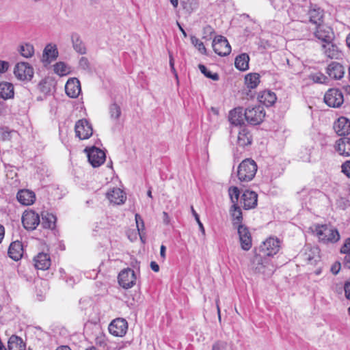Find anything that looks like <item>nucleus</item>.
<instances>
[{
	"mask_svg": "<svg viewBox=\"0 0 350 350\" xmlns=\"http://www.w3.org/2000/svg\"><path fill=\"white\" fill-rule=\"evenodd\" d=\"M135 221L137 230L139 231V234L141 236V232L144 230V223L141 216L138 214L135 215Z\"/></svg>",
	"mask_w": 350,
	"mask_h": 350,
	"instance_id": "nucleus-49",
	"label": "nucleus"
},
{
	"mask_svg": "<svg viewBox=\"0 0 350 350\" xmlns=\"http://www.w3.org/2000/svg\"><path fill=\"white\" fill-rule=\"evenodd\" d=\"M109 113L111 118L118 120L121 115L120 107L116 103L111 104L109 107Z\"/></svg>",
	"mask_w": 350,
	"mask_h": 350,
	"instance_id": "nucleus-44",
	"label": "nucleus"
},
{
	"mask_svg": "<svg viewBox=\"0 0 350 350\" xmlns=\"http://www.w3.org/2000/svg\"><path fill=\"white\" fill-rule=\"evenodd\" d=\"M66 94L70 98H77L81 93V84L76 78H71L68 80L65 85Z\"/></svg>",
	"mask_w": 350,
	"mask_h": 350,
	"instance_id": "nucleus-19",
	"label": "nucleus"
},
{
	"mask_svg": "<svg viewBox=\"0 0 350 350\" xmlns=\"http://www.w3.org/2000/svg\"><path fill=\"white\" fill-rule=\"evenodd\" d=\"M107 198L111 202L115 204H123L126 200L124 191L120 188H113L109 191L107 193Z\"/></svg>",
	"mask_w": 350,
	"mask_h": 350,
	"instance_id": "nucleus-24",
	"label": "nucleus"
},
{
	"mask_svg": "<svg viewBox=\"0 0 350 350\" xmlns=\"http://www.w3.org/2000/svg\"><path fill=\"white\" fill-rule=\"evenodd\" d=\"M342 172L349 178H350V161L345 162L342 166Z\"/></svg>",
	"mask_w": 350,
	"mask_h": 350,
	"instance_id": "nucleus-51",
	"label": "nucleus"
},
{
	"mask_svg": "<svg viewBox=\"0 0 350 350\" xmlns=\"http://www.w3.org/2000/svg\"><path fill=\"white\" fill-rule=\"evenodd\" d=\"M303 259L310 265H315L319 260V251L317 247H306L302 254Z\"/></svg>",
	"mask_w": 350,
	"mask_h": 350,
	"instance_id": "nucleus-25",
	"label": "nucleus"
},
{
	"mask_svg": "<svg viewBox=\"0 0 350 350\" xmlns=\"http://www.w3.org/2000/svg\"><path fill=\"white\" fill-rule=\"evenodd\" d=\"M249 55L247 53H241L235 59V67L241 71H245L249 68Z\"/></svg>",
	"mask_w": 350,
	"mask_h": 350,
	"instance_id": "nucleus-34",
	"label": "nucleus"
},
{
	"mask_svg": "<svg viewBox=\"0 0 350 350\" xmlns=\"http://www.w3.org/2000/svg\"><path fill=\"white\" fill-rule=\"evenodd\" d=\"M5 235V228L4 226L0 224V243H1Z\"/></svg>",
	"mask_w": 350,
	"mask_h": 350,
	"instance_id": "nucleus-61",
	"label": "nucleus"
},
{
	"mask_svg": "<svg viewBox=\"0 0 350 350\" xmlns=\"http://www.w3.org/2000/svg\"><path fill=\"white\" fill-rule=\"evenodd\" d=\"M314 34L317 39L324 42H330L334 38L332 29L324 23L315 27Z\"/></svg>",
	"mask_w": 350,
	"mask_h": 350,
	"instance_id": "nucleus-15",
	"label": "nucleus"
},
{
	"mask_svg": "<svg viewBox=\"0 0 350 350\" xmlns=\"http://www.w3.org/2000/svg\"><path fill=\"white\" fill-rule=\"evenodd\" d=\"M244 116L249 124L257 125L263 121L265 111L264 107L261 105L249 107L245 110Z\"/></svg>",
	"mask_w": 350,
	"mask_h": 350,
	"instance_id": "nucleus-4",
	"label": "nucleus"
},
{
	"mask_svg": "<svg viewBox=\"0 0 350 350\" xmlns=\"http://www.w3.org/2000/svg\"><path fill=\"white\" fill-rule=\"evenodd\" d=\"M170 65L172 68V70L175 72L176 71H175V68H174V59L171 55H170Z\"/></svg>",
	"mask_w": 350,
	"mask_h": 350,
	"instance_id": "nucleus-62",
	"label": "nucleus"
},
{
	"mask_svg": "<svg viewBox=\"0 0 350 350\" xmlns=\"http://www.w3.org/2000/svg\"><path fill=\"white\" fill-rule=\"evenodd\" d=\"M237 228L241 248L243 250L248 251L252 245V236L248 228L245 225H239Z\"/></svg>",
	"mask_w": 350,
	"mask_h": 350,
	"instance_id": "nucleus-13",
	"label": "nucleus"
},
{
	"mask_svg": "<svg viewBox=\"0 0 350 350\" xmlns=\"http://www.w3.org/2000/svg\"><path fill=\"white\" fill-rule=\"evenodd\" d=\"M191 43L195 46V47L202 53L206 54V49L202 42H201L198 38L196 37H191Z\"/></svg>",
	"mask_w": 350,
	"mask_h": 350,
	"instance_id": "nucleus-45",
	"label": "nucleus"
},
{
	"mask_svg": "<svg viewBox=\"0 0 350 350\" xmlns=\"http://www.w3.org/2000/svg\"><path fill=\"white\" fill-rule=\"evenodd\" d=\"M344 291L346 298L350 299V281L345 282L344 286Z\"/></svg>",
	"mask_w": 350,
	"mask_h": 350,
	"instance_id": "nucleus-53",
	"label": "nucleus"
},
{
	"mask_svg": "<svg viewBox=\"0 0 350 350\" xmlns=\"http://www.w3.org/2000/svg\"><path fill=\"white\" fill-rule=\"evenodd\" d=\"M125 345L123 342H115L112 341H108L105 345V348L103 350H121L124 348Z\"/></svg>",
	"mask_w": 350,
	"mask_h": 350,
	"instance_id": "nucleus-46",
	"label": "nucleus"
},
{
	"mask_svg": "<svg viewBox=\"0 0 350 350\" xmlns=\"http://www.w3.org/2000/svg\"><path fill=\"white\" fill-rule=\"evenodd\" d=\"M324 101L329 107H339L344 102L343 94L338 89H329L324 96Z\"/></svg>",
	"mask_w": 350,
	"mask_h": 350,
	"instance_id": "nucleus-6",
	"label": "nucleus"
},
{
	"mask_svg": "<svg viewBox=\"0 0 350 350\" xmlns=\"http://www.w3.org/2000/svg\"><path fill=\"white\" fill-rule=\"evenodd\" d=\"M257 165L251 159H245L238 167L237 176L241 182H249L252 180L257 172Z\"/></svg>",
	"mask_w": 350,
	"mask_h": 350,
	"instance_id": "nucleus-2",
	"label": "nucleus"
},
{
	"mask_svg": "<svg viewBox=\"0 0 350 350\" xmlns=\"http://www.w3.org/2000/svg\"><path fill=\"white\" fill-rule=\"evenodd\" d=\"M327 74L332 79H340L345 74V69L340 64L334 62L328 65Z\"/></svg>",
	"mask_w": 350,
	"mask_h": 350,
	"instance_id": "nucleus-21",
	"label": "nucleus"
},
{
	"mask_svg": "<svg viewBox=\"0 0 350 350\" xmlns=\"http://www.w3.org/2000/svg\"><path fill=\"white\" fill-rule=\"evenodd\" d=\"M79 64L81 67L85 68L88 66V61L85 57H82L79 61Z\"/></svg>",
	"mask_w": 350,
	"mask_h": 350,
	"instance_id": "nucleus-56",
	"label": "nucleus"
},
{
	"mask_svg": "<svg viewBox=\"0 0 350 350\" xmlns=\"http://www.w3.org/2000/svg\"><path fill=\"white\" fill-rule=\"evenodd\" d=\"M309 22L316 26L323 23L324 11L317 5H311L307 12Z\"/></svg>",
	"mask_w": 350,
	"mask_h": 350,
	"instance_id": "nucleus-14",
	"label": "nucleus"
},
{
	"mask_svg": "<svg viewBox=\"0 0 350 350\" xmlns=\"http://www.w3.org/2000/svg\"><path fill=\"white\" fill-rule=\"evenodd\" d=\"M213 51L218 55L224 57L231 52V46L228 40L222 36H216L212 43Z\"/></svg>",
	"mask_w": 350,
	"mask_h": 350,
	"instance_id": "nucleus-7",
	"label": "nucleus"
},
{
	"mask_svg": "<svg viewBox=\"0 0 350 350\" xmlns=\"http://www.w3.org/2000/svg\"><path fill=\"white\" fill-rule=\"evenodd\" d=\"M191 212H192V214H193V217H195V219H196V222L198 223V224L199 226L200 230L204 235L205 234V230H204V226H203L202 223L201 222V221L200 219L198 214L194 210L193 206H191Z\"/></svg>",
	"mask_w": 350,
	"mask_h": 350,
	"instance_id": "nucleus-50",
	"label": "nucleus"
},
{
	"mask_svg": "<svg viewBox=\"0 0 350 350\" xmlns=\"http://www.w3.org/2000/svg\"><path fill=\"white\" fill-rule=\"evenodd\" d=\"M87 152L88 161L94 167H98L105 162V153L101 149L92 147Z\"/></svg>",
	"mask_w": 350,
	"mask_h": 350,
	"instance_id": "nucleus-11",
	"label": "nucleus"
},
{
	"mask_svg": "<svg viewBox=\"0 0 350 350\" xmlns=\"http://www.w3.org/2000/svg\"><path fill=\"white\" fill-rule=\"evenodd\" d=\"M16 198L21 204L29 206L34 202L36 196L31 191L28 189H22L18 192Z\"/></svg>",
	"mask_w": 350,
	"mask_h": 350,
	"instance_id": "nucleus-23",
	"label": "nucleus"
},
{
	"mask_svg": "<svg viewBox=\"0 0 350 350\" xmlns=\"http://www.w3.org/2000/svg\"><path fill=\"white\" fill-rule=\"evenodd\" d=\"M212 350H228V344L224 341H217L213 345Z\"/></svg>",
	"mask_w": 350,
	"mask_h": 350,
	"instance_id": "nucleus-48",
	"label": "nucleus"
},
{
	"mask_svg": "<svg viewBox=\"0 0 350 350\" xmlns=\"http://www.w3.org/2000/svg\"><path fill=\"white\" fill-rule=\"evenodd\" d=\"M150 268L152 269V271H154V272H158L159 271V265L154 262V261H152L150 262Z\"/></svg>",
	"mask_w": 350,
	"mask_h": 350,
	"instance_id": "nucleus-57",
	"label": "nucleus"
},
{
	"mask_svg": "<svg viewBox=\"0 0 350 350\" xmlns=\"http://www.w3.org/2000/svg\"><path fill=\"white\" fill-rule=\"evenodd\" d=\"M260 82V76L258 73L251 72L245 77V85L249 89H255Z\"/></svg>",
	"mask_w": 350,
	"mask_h": 350,
	"instance_id": "nucleus-32",
	"label": "nucleus"
},
{
	"mask_svg": "<svg viewBox=\"0 0 350 350\" xmlns=\"http://www.w3.org/2000/svg\"><path fill=\"white\" fill-rule=\"evenodd\" d=\"M56 217L52 213L43 212L42 221L40 222L44 228L53 229L55 226Z\"/></svg>",
	"mask_w": 350,
	"mask_h": 350,
	"instance_id": "nucleus-33",
	"label": "nucleus"
},
{
	"mask_svg": "<svg viewBox=\"0 0 350 350\" xmlns=\"http://www.w3.org/2000/svg\"><path fill=\"white\" fill-rule=\"evenodd\" d=\"M165 251L166 247L164 245H161L160 248V256L163 259L165 258Z\"/></svg>",
	"mask_w": 350,
	"mask_h": 350,
	"instance_id": "nucleus-58",
	"label": "nucleus"
},
{
	"mask_svg": "<svg viewBox=\"0 0 350 350\" xmlns=\"http://www.w3.org/2000/svg\"><path fill=\"white\" fill-rule=\"evenodd\" d=\"M315 234L319 239L323 243H334L340 239L338 230L327 225L317 226L315 228Z\"/></svg>",
	"mask_w": 350,
	"mask_h": 350,
	"instance_id": "nucleus-3",
	"label": "nucleus"
},
{
	"mask_svg": "<svg viewBox=\"0 0 350 350\" xmlns=\"http://www.w3.org/2000/svg\"><path fill=\"white\" fill-rule=\"evenodd\" d=\"M271 4L276 10H284L290 5V0H270Z\"/></svg>",
	"mask_w": 350,
	"mask_h": 350,
	"instance_id": "nucleus-39",
	"label": "nucleus"
},
{
	"mask_svg": "<svg viewBox=\"0 0 350 350\" xmlns=\"http://www.w3.org/2000/svg\"><path fill=\"white\" fill-rule=\"evenodd\" d=\"M119 284L124 288L128 289L135 284L136 276L131 268H126L120 271L118 277Z\"/></svg>",
	"mask_w": 350,
	"mask_h": 350,
	"instance_id": "nucleus-9",
	"label": "nucleus"
},
{
	"mask_svg": "<svg viewBox=\"0 0 350 350\" xmlns=\"http://www.w3.org/2000/svg\"><path fill=\"white\" fill-rule=\"evenodd\" d=\"M54 71L56 74L64 76L69 72V68L64 62H58L54 65Z\"/></svg>",
	"mask_w": 350,
	"mask_h": 350,
	"instance_id": "nucleus-40",
	"label": "nucleus"
},
{
	"mask_svg": "<svg viewBox=\"0 0 350 350\" xmlns=\"http://www.w3.org/2000/svg\"><path fill=\"white\" fill-rule=\"evenodd\" d=\"M18 52L23 57L30 58L34 55V47L31 44L23 43L20 45Z\"/></svg>",
	"mask_w": 350,
	"mask_h": 350,
	"instance_id": "nucleus-38",
	"label": "nucleus"
},
{
	"mask_svg": "<svg viewBox=\"0 0 350 350\" xmlns=\"http://www.w3.org/2000/svg\"><path fill=\"white\" fill-rule=\"evenodd\" d=\"M35 267L38 269L46 270L51 266V259L46 253H39L34 258Z\"/></svg>",
	"mask_w": 350,
	"mask_h": 350,
	"instance_id": "nucleus-26",
	"label": "nucleus"
},
{
	"mask_svg": "<svg viewBox=\"0 0 350 350\" xmlns=\"http://www.w3.org/2000/svg\"><path fill=\"white\" fill-rule=\"evenodd\" d=\"M40 222V219L38 214L33 211H25L22 216L23 225L27 230H33L36 229Z\"/></svg>",
	"mask_w": 350,
	"mask_h": 350,
	"instance_id": "nucleus-12",
	"label": "nucleus"
},
{
	"mask_svg": "<svg viewBox=\"0 0 350 350\" xmlns=\"http://www.w3.org/2000/svg\"><path fill=\"white\" fill-rule=\"evenodd\" d=\"M10 64L6 61L0 59V73L5 72L9 68Z\"/></svg>",
	"mask_w": 350,
	"mask_h": 350,
	"instance_id": "nucleus-52",
	"label": "nucleus"
},
{
	"mask_svg": "<svg viewBox=\"0 0 350 350\" xmlns=\"http://www.w3.org/2000/svg\"><path fill=\"white\" fill-rule=\"evenodd\" d=\"M163 221L165 225L170 224V218L167 213L163 212Z\"/></svg>",
	"mask_w": 350,
	"mask_h": 350,
	"instance_id": "nucleus-55",
	"label": "nucleus"
},
{
	"mask_svg": "<svg viewBox=\"0 0 350 350\" xmlns=\"http://www.w3.org/2000/svg\"><path fill=\"white\" fill-rule=\"evenodd\" d=\"M258 99L260 103L266 105L267 107L271 106L276 101L277 97L274 92L270 90H264L258 96Z\"/></svg>",
	"mask_w": 350,
	"mask_h": 350,
	"instance_id": "nucleus-29",
	"label": "nucleus"
},
{
	"mask_svg": "<svg viewBox=\"0 0 350 350\" xmlns=\"http://www.w3.org/2000/svg\"><path fill=\"white\" fill-rule=\"evenodd\" d=\"M237 144L241 147L250 146L252 143V135L250 131L245 126L238 129Z\"/></svg>",
	"mask_w": 350,
	"mask_h": 350,
	"instance_id": "nucleus-17",
	"label": "nucleus"
},
{
	"mask_svg": "<svg viewBox=\"0 0 350 350\" xmlns=\"http://www.w3.org/2000/svg\"><path fill=\"white\" fill-rule=\"evenodd\" d=\"M336 151L343 157H350V138L342 137L336 142Z\"/></svg>",
	"mask_w": 350,
	"mask_h": 350,
	"instance_id": "nucleus-20",
	"label": "nucleus"
},
{
	"mask_svg": "<svg viewBox=\"0 0 350 350\" xmlns=\"http://www.w3.org/2000/svg\"><path fill=\"white\" fill-rule=\"evenodd\" d=\"M23 245L20 241L12 242L8 249L9 256L14 260H18L23 256Z\"/></svg>",
	"mask_w": 350,
	"mask_h": 350,
	"instance_id": "nucleus-27",
	"label": "nucleus"
},
{
	"mask_svg": "<svg viewBox=\"0 0 350 350\" xmlns=\"http://www.w3.org/2000/svg\"><path fill=\"white\" fill-rule=\"evenodd\" d=\"M281 247V241L277 237H270L267 238L259 247V253L254 259L260 266L256 267L258 272H264L262 258L265 257H272L277 254Z\"/></svg>",
	"mask_w": 350,
	"mask_h": 350,
	"instance_id": "nucleus-1",
	"label": "nucleus"
},
{
	"mask_svg": "<svg viewBox=\"0 0 350 350\" xmlns=\"http://www.w3.org/2000/svg\"><path fill=\"white\" fill-rule=\"evenodd\" d=\"M57 56L58 51L56 45L49 44L45 46L43 51L42 56V60L44 62L51 63V62L55 60Z\"/></svg>",
	"mask_w": 350,
	"mask_h": 350,
	"instance_id": "nucleus-28",
	"label": "nucleus"
},
{
	"mask_svg": "<svg viewBox=\"0 0 350 350\" xmlns=\"http://www.w3.org/2000/svg\"><path fill=\"white\" fill-rule=\"evenodd\" d=\"M244 109L243 107H237L231 110L229 113V121L234 126H240L244 124L245 120L244 116Z\"/></svg>",
	"mask_w": 350,
	"mask_h": 350,
	"instance_id": "nucleus-22",
	"label": "nucleus"
},
{
	"mask_svg": "<svg viewBox=\"0 0 350 350\" xmlns=\"http://www.w3.org/2000/svg\"><path fill=\"white\" fill-rule=\"evenodd\" d=\"M344 260L346 265L348 268H350V252L349 254H345Z\"/></svg>",
	"mask_w": 350,
	"mask_h": 350,
	"instance_id": "nucleus-59",
	"label": "nucleus"
},
{
	"mask_svg": "<svg viewBox=\"0 0 350 350\" xmlns=\"http://www.w3.org/2000/svg\"><path fill=\"white\" fill-rule=\"evenodd\" d=\"M340 263H336L331 267V271L334 274L336 275L340 270Z\"/></svg>",
	"mask_w": 350,
	"mask_h": 350,
	"instance_id": "nucleus-54",
	"label": "nucleus"
},
{
	"mask_svg": "<svg viewBox=\"0 0 350 350\" xmlns=\"http://www.w3.org/2000/svg\"><path fill=\"white\" fill-rule=\"evenodd\" d=\"M33 73V68L27 62L17 63L14 69L15 77L21 81H31Z\"/></svg>",
	"mask_w": 350,
	"mask_h": 350,
	"instance_id": "nucleus-5",
	"label": "nucleus"
},
{
	"mask_svg": "<svg viewBox=\"0 0 350 350\" xmlns=\"http://www.w3.org/2000/svg\"><path fill=\"white\" fill-rule=\"evenodd\" d=\"M109 340L103 334H100L96 338V344L99 346L102 349L105 348V345Z\"/></svg>",
	"mask_w": 350,
	"mask_h": 350,
	"instance_id": "nucleus-47",
	"label": "nucleus"
},
{
	"mask_svg": "<svg viewBox=\"0 0 350 350\" xmlns=\"http://www.w3.org/2000/svg\"><path fill=\"white\" fill-rule=\"evenodd\" d=\"M71 40L73 48L77 53L80 54H85L86 53V49L85 47V45L78 33H72Z\"/></svg>",
	"mask_w": 350,
	"mask_h": 350,
	"instance_id": "nucleus-37",
	"label": "nucleus"
},
{
	"mask_svg": "<svg viewBox=\"0 0 350 350\" xmlns=\"http://www.w3.org/2000/svg\"><path fill=\"white\" fill-rule=\"evenodd\" d=\"M334 129L338 135H349L350 133V120L343 116L338 118L334 124Z\"/></svg>",
	"mask_w": 350,
	"mask_h": 350,
	"instance_id": "nucleus-18",
	"label": "nucleus"
},
{
	"mask_svg": "<svg viewBox=\"0 0 350 350\" xmlns=\"http://www.w3.org/2000/svg\"><path fill=\"white\" fill-rule=\"evenodd\" d=\"M309 79L317 83H326L327 81V77L322 72L310 74Z\"/></svg>",
	"mask_w": 350,
	"mask_h": 350,
	"instance_id": "nucleus-41",
	"label": "nucleus"
},
{
	"mask_svg": "<svg viewBox=\"0 0 350 350\" xmlns=\"http://www.w3.org/2000/svg\"><path fill=\"white\" fill-rule=\"evenodd\" d=\"M340 252H341V253H343L345 254H349V253H350V247H347V245L344 244L340 249Z\"/></svg>",
	"mask_w": 350,
	"mask_h": 350,
	"instance_id": "nucleus-60",
	"label": "nucleus"
},
{
	"mask_svg": "<svg viewBox=\"0 0 350 350\" xmlns=\"http://www.w3.org/2000/svg\"><path fill=\"white\" fill-rule=\"evenodd\" d=\"M8 349L9 350H25V345L22 340L18 336H12L8 340Z\"/></svg>",
	"mask_w": 350,
	"mask_h": 350,
	"instance_id": "nucleus-36",
	"label": "nucleus"
},
{
	"mask_svg": "<svg viewBox=\"0 0 350 350\" xmlns=\"http://www.w3.org/2000/svg\"><path fill=\"white\" fill-rule=\"evenodd\" d=\"M14 87L12 83L8 82L0 83V96L4 100L14 97Z\"/></svg>",
	"mask_w": 350,
	"mask_h": 350,
	"instance_id": "nucleus-31",
	"label": "nucleus"
},
{
	"mask_svg": "<svg viewBox=\"0 0 350 350\" xmlns=\"http://www.w3.org/2000/svg\"><path fill=\"white\" fill-rule=\"evenodd\" d=\"M228 194L233 204H238L239 198V189L237 187H230L228 189Z\"/></svg>",
	"mask_w": 350,
	"mask_h": 350,
	"instance_id": "nucleus-42",
	"label": "nucleus"
},
{
	"mask_svg": "<svg viewBox=\"0 0 350 350\" xmlns=\"http://www.w3.org/2000/svg\"><path fill=\"white\" fill-rule=\"evenodd\" d=\"M198 68L201 72L207 78L211 79L214 81L219 79V76L217 73H212L208 68L203 64H199Z\"/></svg>",
	"mask_w": 350,
	"mask_h": 350,
	"instance_id": "nucleus-43",
	"label": "nucleus"
},
{
	"mask_svg": "<svg viewBox=\"0 0 350 350\" xmlns=\"http://www.w3.org/2000/svg\"><path fill=\"white\" fill-rule=\"evenodd\" d=\"M170 3H172V5H173L174 8H177L178 5V0H170Z\"/></svg>",
	"mask_w": 350,
	"mask_h": 350,
	"instance_id": "nucleus-63",
	"label": "nucleus"
},
{
	"mask_svg": "<svg viewBox=\"0 0 350 350\" xmlns=\"http://www.w3.org/2000/svg\"><path fill=\"white\" fill-rule=\"evenodd\" d=\"M325 43L322 46L324 54L330 59H338L340 55L338 46L332 43V41Z\"/></svg>",
	"mask_w": 350,
	"mask_h": 350,
	"instance_id": "nucleus-30",
	"label": "nucleus"
},
{
	"mask_svg": "<svg viewBox=\"0 0 350 350\" xmlns=\"http://www.w3.org/2000/svg\"><path fill=\"white\" fill-rule=\"evenodd\" d=\"M231 216L232 217V224L234 227H239V225H243L242 211L238 204H232L231 209Z\"/></svg>",
	"mask_w": 350,
	"mask_h": 350,
	"instance_id": "nucleus-35",
	"label": "nucleus"
},
{
	"mask_svg": "<svg viewBox=\"0 0 350 350\" xmlns=\"http://www.w3.org/2000/svg\"><path fill=\"white\" fill-rule=\"evenodd\" d=\"M108 329L111 334L122 337L127 332L128 323L124 319L118 318L111 322Z\"/></svg>",
	"mask_w": 350,
	"mask_h": 350,
	"instance_id": "nucleus-10",
	"label": "nucleus"
},
{
	"mask_svg": "<svg viewBox=\"0 0 350 350\" xmlns=\"http://www.w3.org/2000/svg\"><path fill=\"white\" fill-rule=\"evenodd\" d=\"M258 202V195L256 192L245 190L241 197V204H243L244 209L248 210L256 206Z\"/></svg>",
	"mask_w": 350,
	"mask_h": 350,
	"instance_id": "nucleus-16",
	"label": "nucleus"
},
{
	"mask_svg": "<svg viewBox=\"0 0 350 350\" xmlns=\"http://www.w3.org/2000/svg\"><path fill=\"white\" fill-rule=\"evenodd\" d=\"M76 136L80 139H87L93 133L91 124L86 119L78 120L75 126Z\"/></svg>",
	"mask_w": 350,
	"mask_h": 350,
	"instance_id": "nucleus-8",
	"label": "nucleus"
},
{
	"mask_svg": "<svg viewBox=\"0 0 350 350\" xmlns=\"http://www.w3.org/2000/svg\"><path fill=\"white\" fill-rule=\"evenodd\" d=\"M56 350H71V349L68 346H61L58 347Z\"/></svg>",
	"mask_w": 350,
	"mask_h": 350,
	"instance_id": "nucleus-64",
	"label": "nucleus"
}]
</instances>
